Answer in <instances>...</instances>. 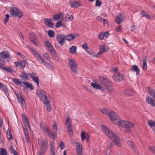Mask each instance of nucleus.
I'll return each mask as SVG.
<instances>
[{
    "label": "nucleus",
    "instance_id": "nucleus-1",
    "mask_svg": "<svg viewBox=\"0 0 155 155\" xmlns=\"http://www.w3.org/2000/svg\"><path fill=\"white\" fill-rule=\"evenodd\" d=\"M101 127L102 130L108 137L115 142L116 145L119 147H121V145L120 140L115 135L114 133L110 129L106 126L101 125Z\"/></svg>",
    "mask_w": 155,
    "mask_h": 155
},
{
    "label": "nucleus",
    "instance_id": "nucleus-2",
    "mask_svg": "<svg viewBox=\"0 0 155 155\" xmlns=\"http://www.w3.org/2000/svg\"><path fill=\"white\" fill-rule=\"evenodd\" d=\"M38 143L40 148L39 150V155H44L48 148V143L46 139L43 140L41 138H38Z\"/></svg>",
    "mask_w": 155,
    "mask_h": 155
},
{
    "label": "nucleus",
    "instance_id": "nucleus-3",
    "mask_svg": "<svg viewBox=\"0 0 155 155\" xmlns=\"http://www.w3.org/2000/svg\"><path fill=\"white\" fill-rule=\"evenodd\" d=\"M10 10L9 11L11 16L16 17L18 16L19 18L23 16L22 12L19 11L18 8L13 5L10 7Z\"/></svg>",
    "mask_w": 155,
    "mask_h": 155
},
{
    "label": "nucleus",
    "instance_id": "nucleus-4",
    "mask_svg": "<svg viewBox=\"0 0 155 155\" xmlns=\"http://www.w3.org/2000/svg\"><path fill=\"white\" fill-rule=\"evenodd\" d=\"M68 64L71 71L75 74L78 73V65L75 61L72 58H70L68 59Z\"/></svg>",
    "mask_w": 155,
    "mask_h": 155
},
{
    "label": "nucleus",
    "instance_id": "nucleus-5",
    "mask_svg": "<svg viewBox=\"0 0 155 155\" xmlns=\"http://www.w3.org/2000/svg\"><path fill=\"white\" fill-rule=\"evenodd\" d=\"M36 94L41 100L44 101L48 100L46 92L41 88H39L37 89Z\"/></svg>",
    "mask_w": 155,
    "mask_h": 155
},
{
    "label": "nucleus",
    "instance_id": "nucleus-6",
    "mask_svg": "<svg viewBox=\"0 0 155 155\" xmlns=\"http://www.w3.org/2000/svg\"><path fill=\"white\" fill-rule=\"evenodd\" d=\"M28 48L30 51L32 52L34 56L36 58L38 59H40L43 63H44L45 64L48 63L44 60L41 56L40 54H39L37 51L34 50L32 47H29Z\"/></svg>",
    "mask_w": 155,
    "mask_h": 155
},
{
    "label": "nucleus",
    "instance_id": "nucleus-7",
    "mask_svg": "<svg viewBox=\"0 0 155 155\" xmlns=\"http://www.w3.org/2000/svg\"><path fill=\"white\" fill-rule=\"evenodd\" d=\"M56 39L59 44L61 46L63 45L65 43L66 36L63 34H59L56 36Z\"/></svg>",
    "mask_w": 155,
    "mask_h": 155
},
{
    "label": "nucleus",
    "instance_id": "nucleus-8",
    "mask_svg": "<svg viewBox=\"0 0 155 155\" xmlns=\"http://www.w3.org/2000/svg\"><path fill=\"white\" fill-rule=\"evenodd\" d=\"M99 80L100 82L105 87H108V85L111 83L110 81L108 78L103 76H100Z\"/></svg>",
    "mask_w": 155,
    "mask_h": 155
},
{
    "label": "nucleus",
    "instance_id": "nucleus-9",
    "mask_svg": "<svg viewBox=\"0 0 155 155\" xmlns=\"http://www.w3.org/2000/svg\"><path fill=\"white\" fill-rule=\"evenodd\" d=\"M108 116L110 119L113 122L117 120L119 118L115 112L112 110H109Z\"/></svg>",
    "mask_w": 155,
    "mask_h": 155
},
{
    "label": "nucleus",
    "instance_id": "nucleus-10",
    "mask_svg": "<svg viewBox=\"0 0 155 155\" xmlns=\"http://www.w3.org/2000/svg\"><path fill=\"white\" fill-rule=\"evenodd\" d=\"M26 62L24 61H20L18 62H14V64L16 67H18L23 70L25 67Z\"/></svg>",
    "mask_w": 155,
    "mask_h": 155
},
{
    "label": "nucleus",
    "instance_id": "nucleus-11",
    "mask_svg": "<svg viewBox=\"0 0 155 155\" xmlns=\"http://www.w3.org/2000/svg\"><path fill=\"white\" fill-rule=\"evenodd\" d=\"M77 150V155H82V145L79 142H77L76 143Z\"/></svg>",
    "mask_w": 155,
    "mask_h": 155
},
{
    "label": "nucleus",
    "instance_id": "nucleus-12",
    "mask_svg": "<svg viewBox=\"0 0 155 155\" xmlns=\"http://www.w3.org/2000/svg\"><path fill=\"white\" fill-rule=\"evenodd\" d=\"M0 55L2 59H8L9 60L10 55L9 52L6 50L0 53ZM9 60H8V61Z\"/></svg>",
    "mask_w": 155,
    "mask_h": 155
},
{
    "label": "nucleus",
    "instance_id": "nucleus-13",
    "mask_svg": "<svg viewBox=\"0 0 155 155\" xmlns=\"http://www.w3.org/2000/svg\"><path fill=\"white\" fill-rule=\"evenodd\" d=\"M113 77L114 79L116 81H120L123 79V75L118 73H114L113 75Z\"/></svg>",
    "mask_w": 155,
    "mask_h": 155
},
{
    "label": "nucleus",
    "instance_id": "nucleus-14",
    "mask_svg": "<svg viewBox=\"0 0 155 155\" xmlns=\"http://www.w3.org/2000/svg\"><path fill=\"white\" fill-rule=\"evenodd\" d=\"M35 73L30 74L29 75L31 76V78L32 79L33 81L35 82L37 84V86L39 85V79L38 77L35 76L34 75H35Z\"/></svg>",
    "mask_w": 155,
    "mask_h": 155
},
{
    "label": "nucleus",
    "instance_id": "nucleus-15",
    "mask_svg": "<svg viewBox=\"0 0 155 155\" xmlns=\"http://www.w3.org/2000/svg\"><path fill=\"white\" fill-rule=\"evenodd\" d=\"M91 85L95 89H99L102 91H104V88L99 84L97 83H91Z\"/></svg>",
    "mask_w": 155,
    "mask_h": 155
},
{
    "label": "nucleus",
    "instance_id": "nucleus-16",
    "mask_svg": "<svg viewBox=\"0 0 155 155\" xmlns=\"http://www.w3.org/2000/svg\"><path fill=\"white\" fill-rule=\"evenodd\" d=\"M41 128L43 130L44 132H45L46 133L50 129V128L47 126V125L43 122H41L40 124Z\"/></svg>",
    "mask_w": 155,
    "mask_h": 155
},
{
    "label": "nucleus",
    "instance_id": "nucleus-17",
    "mask_svg": "<svg viewBox=\"0 0 155 155\" xmlns=\"http://www.w3.org/2000/svg\"><path fill=\"white\" fill-rule=\"evenodd\" d=\"M47 134L48 135L49 137L52 140L55 139V137L57 136V133L54 132L52 133L51 129L47 132Z\"/></svg>",
    "mask_w": 155,
    "mask_h": 155
},
{
    "label": "nucleus",
    "instance_id": "nucleus-18",
    "mask_svg": "<svg viewBox=\"0 0 155 155\" xmlns=\"http://www.w3.org/2000/svg\"><path fill=\"white\" fill-rule=\"evenodd\" d=\"M51 20L49 19L48 18H45L44 20V23L48 27L51 28H53V24L51 22Z\"/></svg>",
    "mask_w": 155,
    "mask_h": 155
},
{
    "label": "nucleus",
    "instance_id": "nucleus-19",
    "mask_svg": "<svg viewBox=\"0 0 155 155\" xmlns=\"http://www.w3.org/2000/svg\"><path fill=\"white\" fill-rule=\"evenodd\" d=\"M107 50L106 49L105 46L103 45L100 48V51L99 52L95 55H94V57H98L99 55H100L102 53H104Z\"/></svg>",
    "mask_w": 155,
    "mask_h": 155
},
{
    "label": "nucleus",
    "instance_id": "nucleus-20",
    "mask_svg": "<svg viewBox=\"0 0 155 155\" xmlns=\"http://www.w3.org/2000/svg\"><path fill=\"white\" fill-rule=\"evenodd\" d=\"M124 93L126 95L132 96L134 95L135 94V91L133 89L130 88L125 90Z\"/></svg>",
    "mask_w": 155,
    "mask_h": 155
},
{
    "label": "nucleus",
    "instance_id": "nucleus-21",
    "mask_svg": "<svg viewBox=\"0 0 155 155\" xmlns=\"http://www.w3.org/2000/svg\"><path fill=\"white\" fill-rule=\"evenodd\" d=\"M72 128V124L71 123V121H70L68 125L67 128L68 131V134L69 135V136H71V137H72L73 135V132Z\"/></svg>",
    "mask_w": 155,
    "mask_h": 155
},
{
    "label": "nucleus",
    "instance_id": "nucleus-22",
    "mask_svg": "<svg viewBox=\"0 0 155 155\" xmlns=\"http://www.w3.org/2000/svg\"><path fill=\"white\" fill-rule=\"evenodd\" d=\"M81 137L83 141L85 139H86L87 141H88L89 140V136L87 133L83 132L81 133Z\"/></svg>",
    "mask_w": 155,
    "mask_h": 155
},
{
    "label": "nucleus",
    "instance_id": "nucleus-23",
    "mask_svg": "<svg viewBox=\"0 0 155 155\" xmlns=\"http://www.w3.org/2000/svg\"><path fill=\"white\" fill-rule=\"evenodd\" d=\"M118 16V17H117L116 18L115 21L117 23L119 24L123 21L124 18L121 13L119 14Z\"/></svg>",
    "mask_w": 155,
    "mask_h": 155
},
{
    "label": "nucleus",
    "instance_id": "nucleus-24",
    "mask_svg": "<svg viewBox=\"0 0 155 155\" xmlns=\"http://www.w3.org/2000/svg\"><path fill=\"white\" fill-rule=\"evenodd\" d=\"M146 101L148 104H150L153 106H155L154 101L152 98H150L149 97L146 98Z\"/></svg>",
    "mask_w": 155,
    "mask_h": 155
},
{
    "label": "nucleus",
    "instance_id": "nucleus-25",
    "mask_svg": "<svg viewBox=\"0 0 155 155\" xmlns=\"http://www.w3.org/2000/svg\"><path fill=\"white\" fill-rule=\"evenodd\" d=\"M48 51L51 54L54 58H55V59L58 58L57 55L56 53V52L55 51L54 47L51 48H50V49L48 50Z\"/></svg>",
    "mask_w": 155,
    "mask_h": 155
},
{
    "label": "nucleus",
    "instance_id": "nucleus-26",
    "mask_svg": "<svg viewBox=\"0 0 155 155\" xmlns=\"http://www.w3.org/2000/svg\"><path fill=\"white\" fill-rule=\"evenodd\" d=\"M28 73H25V72L23 71L20 74V77L22 78L23 79H25L27 80H28L29 79V78L28 77V76H30L29 74Z\"/></svg>",
    "mask_w": 155,
    "mask_h": 155
},
{
    "label": "nucleus",
    "instance_id": "nucleus-27",
    "mask_svg": "<svg viewBox=\"0 0 155 155\" xmlns=\"http://www.w3.org/2000/svg\"><path fill=\"white\" fill-rule=\"evenodd\" d=\"M70 3L71 7L74 8H76L80 5L79 2L77 1H71L70 2Z\"/></svg>",
    "mask_w": 155,
    "mask_h": 155
},
{
    "label": "nucleus",
    "instance_id": "nucleus-28",
    "mask_svg": "<svg viewBox=\"0 0 155 155\" xmlns=\"http://www.w3.org/2000/svg\"><path fill=\"white\" fill-rule=\"evenodd\" d=\"M43 102L44 104H45V106L48 111L49 112H50L51 110V107L49 105V101L48 100L46 101H43Z\"/></svg>",
    "mask_w": 155,
    "mask_h": 155
},
{
    "label": "nucleus",
    "instance_id": "nucleus-29",
    "mask_svg": "<svg viewBox=\"0 0 155 155\" xmlns=\"http://www.w3.org/2000/svg\"><path fill=\"white\" fill-rule=\"evenodd\" d=\"M22 95L21 94H20L19 99L18 100V103H21L23 107L25 106L26 104L25 101V100L22 96Z\"/></svg>",
    "mask_w": 155,
    "mask_h": 155
},
{
    "label": "nucleus",
    "instance_id": "nucleus-30",
    "mask_svg": "<svg viewBox=\"0 0 155 155\" xmlns=\"http://www.w3.org/2000/svg\"><path fill=\"white\" fill-rule=\"evenodd\" d=\"M132 70H134L136 73L137 75L139 74L140 71L137 66L135 65H133L132 67Z\"/></svg>",
    "mask_w": 155,
    "mask_h": 155
},
{
    "label": "nucleus",
    "instance_id": "nucleus-31",
    "mask_svg": "<svg viewBox=\"0 0 155 155\" xmlns=\"http://www.w3.org/2000/svg\"><path fill=\"white\" fill-rule=\"evenodd\" d=\"M12 81L14 82L17 85H20L21 86H23L22 84L23 82L21 81H20L19 79L14 78L12 79Z\"/></svg>",
    "mask_w": 155,
    "mask_h": 155
},
{
    "label": "nucleus",
    "instance_id": "nucleus-32",
    "mask_svg": "<svg viewBox=\"0 0 155 155\" xmlns=\"http://www.w3.org/2000/svg\"><path fill=\"white\" fill-rule=\"evenodd\" d=\"M45 44L46 49L48 50V51L50 49V48H51L53 47V46L50 42L48 41H45Z\"/></svg>",
    "mask_w": 155,
    "mask_h": 155
},
{
    "label": "nucleus",
    "instance_id": "nucleus-33",
    "mask_svg": "<svg viewBox=\"0 0 155 155\" xmlns=\"http://www.w3.org/2000/svg\"><path fill=\"white\" fill-rule=\"evenodd\" d=\"M63 13L61 12L59 13L54 15L53 17V19L54 20H57L61 17L63 18L64 17V16H63Z\"/></svg>",
    "mask_w": 155,
    "mask_h": 155
},
{
    "label": "nucleus",
    "instance_id": "nucleus-34",
    "mask_svg": "<svg viewBox=\"0 0 155 155\" xmlns=\"http://www.w3.org/2000/svg\"><path fill=\"white\" fill-rule=\"evenodd\" d=\"M124 124L125 126L124 128L126 127H133L134 126V124L127 121H126V123Z\"/></svg>",
    "mask_w": 155,
    "mask_h": 155
},
{
    "label": "nucleus",
    "instance_id": "nucleus-35",
    "mask_svg": "<svg viewBox=\"0 0 155 155\" xmlns=\"http://www.w3.org/2000/svg\"><path fill=\"white\" fill-rule=\"evenodd\" d=\"M0 68L5 71L6 72L10 73L12 72V69L10 67H4L2 66H0Z\"/></svg>",
    "mask_w": 155,
    "mask_h": 155
},
{
    "label": "nucleus",
    "instance_id": "nucleus-36",
    "mask_svg": "<svg viewBox=\"0 0 155 155\" xmlns=\"http://www.w3.org/2000/svg\"><path fill=\"white\" fill-rule=\"evenodd\" d=\"M148 93L151 96L155 98V90L150 89L149 87H148Z\"/></svg>",
    "mask_w": 155,
    "mask_h": 155
},
{
    "label": "nucleus",
    "instance_id": "nucleus-37",
    "mask_svg": "<svg viewBox=\"0 0 155 155\" xmlns=\"http://www.w3.org/2000/svg\"><path fill=\"white\" fill-rule=\"evenodd\" d=\"M23 84H24V85H26L27 87L29 88L30 90H33L34 87L32 84L29 83L27 82H23Z\"/></svg>",
    "mask_w": 155,
    "mask_h": 155
},
{
    "label": "nucleus",
    "instance_id": "nucleus-38",
    "mask_svg": "<svg viewBox=\"0 0 155 155\" xmlns=\"http://www.w3.org/2000/svg\"><path fill=\"white\" fill-rule=\"evenodd\" d=\"M73 16L69 14H67L65 17L66 21H69L73 19Z\"/></svg>",
    "mask_w": 155,
    "mask_h": 155
},
{
    "label": "nucleus",
    "instance_id": "nucleus-39",
    "mask_svg": "<svg viewBox=\"0 0 155 155\" xmlns=\"http://www.w3.org/2000/svg\"><path fill=\"white\" fill-rule=\"evenodd\" d=\"M66 36V40L68 41H71L72 40L75 38V36L71 34L68 35Z\"/></svg>",
    "mask_w": 155,
    "mask_h": 155
},
{
    "label": "nucleus",
    "instance_id": "nucleus-40",
    "mask_svg": "<svg viewBox=\"0 0 155 155\" xmlns=\"http://www.w3.org/2000/svg\"><path fill=\"white\" fill-rule=\"evenodd\" d=\"M126 121L123 120L118 121V124L121 127L124 128V127L125 126L124 124L126 123Z\"/></svg>",
    "mask_w": 155,
    "mask_h": 155
},
{
    "label": "nucleus",
    "instance_id": "nucleus-41",
    "mask_svg": "<svg viewBox=\"0 0 155 155\" xmlns=\"http://www.w3.org/2000/svg\"><path fill=\"white\" fill-rule=\"evenodd\" d=\"M77 48L76 46H72L70 48V50L71 52H70L72 54H75L76 53V49Z\"/></svg>",
    "mask_w": 155,
    "mask_h": 155
},
{
    "label": "nucleus",
    "instance_id": "nucleus-42",
    "mask_svg": "<svg viewBox=\"0 0 155 155\" xmlns=\"http://www.w3.org/2000/svg\"><path fill=\"white\" fill-rule=\"evenodd\" d=\"M10 151L11 153H12L14 155H18V153L13 149V145H12L10 147Z\"/></svg>",
    "mask_w": 155,
    "mask_h": 155
},
{
    "label": "nucleus",
    "instance_id": "nucleus-43",
    "mask_svg": "<svg viewBox=\"0 0 155 155\" xmlns=\"http://www.w3.org/2000/svg\"><path fill=\"white\" fill-rule=\"evenodd\" d=\"M101 111L103 114L106 115H108L109 111L107 109L105 108H103L101 109Z\"/></svg>",
    "mask_w": 155,
    "mask_h": 155
},
{
    "label": "nucleus",
    "instance_id": "nucleus-44",
    "mask_svg": "<svg viewBox=\"0 0 155 155\" xmlns=\"http://www.w3.org/2000/svg\"><path fill=\"white\" fill-rule=\"evenodd\" d=\"M48 34L50 37L52 38L54 37L55 33L53 30H50L48 31Z\"/></svg>",
    "mask_w": 155,
    "mask_h": 155
},
{
    "label": "nucleus",
    "instance_id": "nucleus-45",
    "mask_svg": "<svg viewBox=\"0 0 155 155\" xmlns=\"http://www.w3.org/2000/svg\"><path fill=\"white\" fill-rule=\"evenodd\" d=\"M148 149L151 152L155 154V147L153 146H150L148 148Z\"/></svg>",
    "mask_w": 155,
    "mask_h": 155
},
{
    "label": "nucleus",
    "instance_id": "nucleus-46",
    "mask_svg": "<svg viewBox=\"0 0 155 155\" xmlns=\"http://www.w3.org/2000/svg\"><path fill=\"white\" fill-rule=\"evenodd\" d=\"M127 143L133 150H134L135 147L132 142L129 140H128L127 141Z\"/></svg>",
    "mask_w": 155,
    "mask_h": 155
},
{
    "label": "nucleus",
    "instance_id": "nucleus-47",
    "mask_svg": "<svg viewBox=\"0 0 155 155\" xmlns=\"http://www.w3.org/2000/svg\"><path fill=\"white\" fill-rule=\"evenodd\" d=\"M9 15L8 14H6L5 15V18L4 19V24L6 25L7 23L9 20Z\"/></svg>",
    "mask_w": 155,
    "mask_h": 155
},
{
    "label": "nucleus",
    "instance_id": "nucleus-48",
    "mask_svg": "<svg viewBox=\"0 0 155 155\" xmlns=\"http://www.w3.org/2000/svg\"><path fill=\"white\" fill-rule=\"evenodd\" d=\"M133 127H130V128H128V127H126L125 128V133L128 134H130L131 133L132 130V128Z\"/></svg>",
    "mask_w": 155,
    "mask_h": 155
},
{
    "label": "nucleus",
    "instance_id": "nucleus-49",
    "mask_svg": "<svg viewBox=\"0 0 155 155\" xmlns=\"http://www.w3.org/2000/svg\"><path fill=\"white\" fill-rule=\"evenodd\" d=\"M31 41L32 42L34 45L35 46L38 45L37 40L35 38H31Z\"/></svg>",
    "mask_w": 155,
    "mask_h": 155
},
{
    "label": "nucleus",
    "instance_id": "nucleus-50",
    "mask_svg": "<svg viewBox=\"0 0 155 155\" xmlns=\"http://www.w3.org/2000/svg\"><path fill=\"white\" fill-rule=\"evenodd\" d=\"M1 153L2 155H7V152L5 149L1 148L0 150Z\"/></svg>",
    "mask_w": 155,
    "mask_h": 155
},
{
    "label": "nucleus",
    "instance_id": "nucleus-51",
    "mask_svg": "<svg viewBox=\"0 0 155 155\" xmlns=\"http://www.w3.org/2000/svg\"><path fill=\"white\" fill-rule=\"evenodd\" d=\"M53 130H54V132L55 133H57V132L58 127L57 125L56 122H55L53 124Z\"/></svg>",
    "mask_w": 155,
    "mask_h": 155
},
{
    "label": "nucleus",
    "instance_id": "nucleus-52",
    "mask_svg": "<svg viewBox=\"0 0 155 155\" xmlns=\"http://www.w3.org/2000/svg\"><path fill=\"white\" fill-rule=\"evenodd\" d=\"M148 124L150 127H152L155 124V123L154 121L149 120L148 121Z\"/></svg>",
    "mask_w": 155,
    "mask_h": 155
},
{
    "label": "nucleus",
    "instance_id": "nucleus-53",
    "mask_svg": "<svg viewBox=\"0 0 155 155\" xmlns=\"http://www.w3.org/2000/svg\"><path fill=\"white\" fill-rule=\"evenodd\" d=\"M108 87H106L107 90L110 92H112L114 91V88L112 87V85L110 84L108 85Z\"/></svg>",
    "mask_w": 155,
    "mask_h": 155
},
{
    "label": "nucleus",
    "instance_id": "nucleus-54",
    "mask_svg": "<svg viewBox=\"0 0 155 155\" xmlns=\"http://www.w3.org/2000/svg\"><path fill=\"white\" fill-rule=\"evenodd\" d=\"M102 2L99 0H96L95 3V6L97 7H100L101 5Z\"/></svg>",
    "mask_w": 155,
    "mask_h": 155
},
{
    "label": "nucleus",
    "instance_id": "nucleus-55",
    "mask_svg": "<svg viewBox=\"0 0 155 155\" xmlns=\"http://www.w3.org/2000/svg\"><path fill=\"white\" fill-rule=\"evenodd\" d=\"M0 88H2L3 90L6 92H7L8 91V90L7 87L6 86H5L2 84L0 87Z\"/></svg>",
    "mask_w": 155,
    "mask_h": 155
},
{
    "label": "nucleus",
    "instance_id": "nucleus-56",
    "mask_svg": "<svg viewBox=\"0 0 155 155\" xmlns=\"http://www.w3.org/2000/svg\"><path fill=\"white\" fill-rule=\"evenodd\" d=\"M54 147H50V153L51 154H53L54 155Z\"/></svg>",
    "mask_w": 155,
    "mask_h": 155
},
{
    "label": "nucleus",
    "instance_id": "nucleus-57",
    "mask_svg": "<svg viewBox=\"0 0 155 155\" xmlns=\"http://www.w3.org/2000/svg\"><path fill=\"white\" fill-rule=\"evenodd\" d=\"M104 37V36L103 33H101L98 35V38L99 39L101 40L103 39Z\"/></svg>",
    "mask_w": 155,
    "mask_h": 155
},
{
    "label": "nucleus",
    "instance_id": "nucleus-58",
    "mask_svg": "<svg viewBox=\"0 0 155 155\" xmlns=\"http://www.w3.org/2000/svg\"><path fill=\"white\" fill-rule=\"evenodd\" d=\"M103 23L104 26H105L106 25L107 26L108 25V21L107 19H103Z\"/></svg>",
    "mask_w": 155,
    "mask_h": 155
},
{
    "label": "nucleus",
    "instance_id": "nucleus-59",
    "mask_svg": "<svg viewBox=\"0 0 155 155\" xmlns=\"http://www.w3.org/2000/svg\"><path fill=\"white\" fill-rule=\"evenodd\" d=\"M82 47L86 50V51L87 50H89L87 47V43H85L82 45Z\"/></svg>",
    "mask_w": 155,
    "mask_h": 155
},
{
    "label": "nucleus",
    "instance_id": "nucleus-60",
    "mask_svg": "<svg viewBox=\"0 0 155 155\" xmlns=\"http://www.w3.org/2000/svg\"><path fill=\"white\" fill-rule=\"evenodd\" d=\"M43 56L44 58L46 59H48L50 58L48 54V53H45L43 54Z\"/></svg>",
    "mask_w": 155,
    "mask_h": 155
},
{
    "label": "nucleus",
    "instance_id": "nucleus-61",
    "mask_svg": "<svg viewBox=\"0 0 155 155\" xmlns=\"http://www.w3.org/2000/svg\"><path fill=\"white\" fill-rule=\"evenodd\" d=\"M60 147L61 149H63L65 147V145L64 143L61 141L60 143Z\"/></svg>",
    "mask_w": 155,
    "mask_h": 155
},
{
    "label": "nucleus",
    "instance_id": "nucleus-62",
    "mask_svg": "<svg viewBox=\"0 0 155 155\" xmlns=\"http://www.w3.org/2000/svg\"><path fill=\"white\" fill-rule=\"evenodd\" d=\"M62 25V23L60 21H58L56 24V27L58 28L60 26H61Z\"/></svg>",
    "mask_w": 155,
    "mask_h": 155
},
{
    "label": "nucleus",
    "instance_id": "nucleus-63",
    "mask_svg": "<svg viewBox=\"0 0 155 155\" xmlns=\"http://www.w3.org/2000/svg\"><path fill=\"white\" fill-rule=\"evenodd\" d=\"M142 68L143 70H146L147 68V63H143L142 64Z\"/></svg>",
    "mask_w": 155,
    "mask_h": 155
},
{
    "label": "nucleus",
    "instance_id": "nucleus-64",
    "mask_svg": "<svg viewBox=\"0 0 155 155\" xmlns=\"http://www.w3.org/2000/svg\"><path fill=\"white\" fill-rule=\"evenodd\" d=\"M48 63V66L49 67V68L51 70H54V67L51 64Z\"/></svg>",
    "mask_w": 155,
    "mask_h": 155
}]
</instances>
